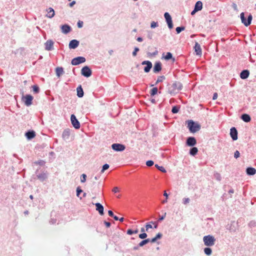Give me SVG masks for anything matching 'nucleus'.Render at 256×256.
<instances>
[{"mask_svg":"<svg viewBox=\"0 0 256 256\" xmlns=\"http://www.w3.org/2000/svg\"><path fill=\"white\" fill-rule=\"evenodd\" d=\"M114 193H116L119 192L118 188V187H114L112 190Z\"/></svg>","mask_w":256,"mask_h":256,"instance_id":"nucleus-59","label":"nucleus"},{"mask_svg":"<svg viewBox=\"0 0 256 256\" xmlns=\"http://www.w3.org/2000/svg\"><path fill=\"white\" fill-rule=\"evenodd\" d=\"M166 213L164 212V215H162V216H160L159 218H158V221L160 222V221L163 220L164 219V218H165V217L166 216Z\"/></svg>","mask_w":256,"mask_h":256,"instance_id":"nucleus-56","label":"nucleus"},{"mask_svg":"<svg viewBox=\"0 0 256 256\" xmlns=\"http://www.w3.org/2000/svg\"><path fill=\"white\" fill-rule=\"evenodd\" d=\"M194 51H195L196 55H198V56L202 55V48H201L200 44L198 42H195V44L194 46Z\"/></svg>","mask_w":256,"mask_h":256,"instance_id":"nucleus-19","label":"nucleus"},{"mask_svg":"<svg viewBox=\"0 0 256 256\" xmlns=\"http://www.w3.org/2000/svg\"><path fill=\"white\" fill-rule=\"evenodd\" d=\"M151 62L149 61V60H144V61H143L142 62V65H147L148 64H149L150 62Z\"/></svg>","mask_w":256,"mask_h":256,"instance_id":"nucleus-61","label":"nucleus"},{"mask_svg":"<svg viewBox=\"0 0 256 256\" xmlns=\"http://www.w3.org/2000/svg\"><path fill=\"white\" fill-rule=\"evenodd\" d=\"M152 228V226L150 223H147L146 225V231H148L149 228Z\"/></svg>","mask_w":256,"mask_h":256,"instance_id":"nucleus-55","label":"nucleus"},{"mask_svg":"<svg viewBox=\"0 0 256 256\" xmlns=\"http://www.w3.org/2000/svg\"><path fill=\"white\" fill-rule=\"evenodd\" d=\"M152 62H150L149 64H148L147 65H146V66L144 68V72L146 73H148V72L150 69L152 68Z\"/></svg>","mask_w":256,"mask_h":256,"instance_id":"nucleus-34","label":"nucleus"},{"mask_svg":"<svg viewBox=\"0 0 256 256\" xmlns=\"http://www.w3.org/2000/svg\"><path fill=\"white\" fill-rule=\"evenodd\" d=\"M148 236L146 232L142 233L138 235L139 238L140 239L144 240L146 239V238Z\"/></svg>","mask_w":256,"mask_h":256,"instance_id":"nucleus-47","label":"nucleus"},{"mask_svg":"<svg viewBox=\"0 0 256 256\" xmlns=\"http://www.w3.org/2000/svg\"><path fill=\"white\" fill-rule=\"evenodd\" d=\"M210 247L207 246L204 249V254L207 256H210L212 254V250Z\"/></svg>","mask_w":256,"mask_h":256,"instance_id":"nucleus-33","label":"nucleus"},{"mask_svg":"<svg viewBox=\"0 0 256 256\" xmlns=\"http://www.w3.org/2000/svg\"><path fill=\"white\" fill-rule=\"evenodd\" d=\"M32 90L34 94H38L40 92V88L37 85H34L32 86Z\"/></svg>","mask_w":256,"mask_h":256,"instance_id":"nucleus-41","label":"nucleus"},{"mask_svg":"<svg viewBox=\"0 0 256 256\" xmlns=\"http://www.w3.org/2000/svg\"><path fill=\"white\" fill-rule=\"evenodd\" d=\"M240 18L242 20V22L246 26H248L251 24L252 16L250 14H248L247 19H246L244 17V13L242 12L240 14Z\"/></svg>","mask_w":256,"mask_h":256,"instance_id":"nucleus-4","label":"nucleus"},{"mask_svg":"<svg viewBox=\"0 0 256 256\" xmlns=\"http://www.w3.org/2000/svg\"><path fill=\"white\" fill-rule=\"evenodd\" d=\"M70 120L72 125L76 129H79L80 124L74 114H72L70 116Z\"/></svg>","mask_w":256,"mask_h":256,"instance_id":"nucleus-9","label":"nucleus"},{"mask_svg":"<svg viewBox=\"0 0 256 256\" xmlns=\"http://www.w3.org/2000/svg\"><path fill=\"white\" fill-rule=\"evenodd\" d=\"M95 206H96V210L98 212L99 214L101 216L104 215V208L103 206L99 202L96 203Z\"/></svg>","mask_w":256,"mask_h":256,"instance_id":"nucleus-18","label":"nucleus"},{"mask_svg":"<svg viewBox=\"0 0 256 256\" xmlns=\"http://www.w3.org/2000/svg\"><path fill=\"white\" fill-rule=\"evenodd\" d=\"M110 167L109 164H106L103 165L101 170V173H103L106 170H108Z\"/></svg>","mask_w":256,"mask_h":256,"instance_id":"nucleus-44","label":"nucleus"},{"mask_svg":"<svg viewBox=\"0 0 256 256\" xmlns=\"http://www.w3.org/2000/svg\"><path fill=\"white\" fill-rule=\"evenodd\" d=\"M83 26V22L82 21H78V28H82Z\"/></svg>","mask_w":256,"mask_h":256,"instance_id":"nucleus-58","label":"nucleus"},{"mask_svg":"<svg viewBox=\"0 0 256 256\" xmlns=\"http://www.w3.org/2000/svg\"><path fill=\"white\" fill-rule=\"evenodd\" d=\"M165 79H166V77L164 76H159L158 78V79H157V80H156V82L155 85L157 84L158 83H159L160 82H162Z\"/></svg>","mask_w":256,"mask_h":256,"instance_id":"nucleus-40","label":"nucleus"},{"mask_svg":"<svg viewBox=\"0 0 256 256\" xmlns=\"http://www.w3.org/2000/svg\"><path fill=\"white\" fill-rule=\"evenodd\" d=\"M70 136V130L68 128L65 129L62 134V139L67 142L69 140Z\"/></svg>","mask_w":256,"mask_h":256,"instance_id":"nucleus-13","label":"nucleus"},{"mask_svg":"<svg viewBox=\"0 0 256 256\" xmlns=\"http://www.w3.org/2000/svg\"><path fill=\"white\" fill-rule=\"evenodd\" d=\"M248 226L250 228H254V227H256V222L254 221V220H251L248 223Z\"/></svg>","mask_w":256,"mask_h":256,"instance_id":"nucleus-46","label":"nucleus"},{"mask_svg":"<svg viewBox=\"0 0 256 256\" xmlns=\"http://www.w3.org/2000/svg\"><path fill=\"white\" fill-rule=\"evenodd\" d=\"M37 178L41 182H44L47 178V174L46 172H42L37 175Z\"/></svg>","mask_w":256,"mask_h":256,"instance_id":"nucleus-26","label":"nucleus"},{"mask_svg":"<svg viewBox=\"0 0 256 256\" xmlns=\"http://www.w3.org/2000/svg\"><path fill=\"white\" fill-rule=\"evenodd\" d=\"M246 172L248 176H254L256 173V170L252 167H248L246 168Z\"/></svg>","mask_w":256,"mask_h":256,"instance_id":"nucleus-23","label":"nucleus"},{"mask_svg":"<svg viewBox=\"0 0 256 256\" xmlns=\"http://www.w3.org/2000/svg\"><path fill=\"white\" fill-rule=\"evenodd\" d=\"M81 74L86 78H88L91 76L92 72L88 66H84L81 70Z\"/></svg>","mask_w":256,"mask_h":256,"instance_id":"nucleus-7","label":"nucleus"},{"mask_svg":"<svg viewBox=\"0 0 256 256\" xmlns=\"http://www.w3.org/2000/svg\"><path fill=\"white\" fill-rule=\"evenodd\" d=\"M155 166L160 172H166V170L162 166H159L158 164H156Z\"/></svg>","mask_w":256,"mask_h":256,"instance_id":"nucleus-43","label":"nucleus"},{"mask_svg":"<svg viewBox=\"0 0 256 256\" xmlns=\"http://www.w3.org/2000/svg\"><path fill=\"white\" fill-rule=\"evenodd\" d=\"M180 108L178 106H174L172 108V113H173V114L178 113L180 110Z\"/></svg>","mask_w":256,"mask_h":256,"instance_id":"nucleus-39","label":"nucleus"},{"mask_svg":"<svg viewBox=\"0 0 256 256\" xmlns=\"http://www.w3.org/2000/svg\"><path fill=\"white\" fill-rule=\"evenodd\" d=\"M112 148L116 152H122L125 150L126 146L122 144L116 143L112 145Z\"/></svg>","mask_w":256,"mask_h":256,"instance_id":"nucleus-8","label":"nucleus"},{"mask_svg":"<svg viewBox=\"0 0 256 256\" xmlns=\"http://www.w3.org/2000/svg\"><path fill=\"white\" fill-rule=\"evenodd\" d=\"M80 42L76 40H72L70 41L68 46L70 49H75L79 45Z\"/></svg>","mask_w":256,"mask_h":256,"instance_id":"nucleus-15","label":"nucleus"},{"mask_svg":"<svg viewBox=\"0 0 256 256\" xmlns=\"http://www.w3.org/2000/svg\"><path fill=\"white\" fill-rule=\"evenodd\" d=\"M48 12V14H46V16L48 18H52L54 16L55 14L54 10L52 8H49L46 10Z\"/></svg>","mask_w":256,"mask_h":256,"instance_id":"nucleus-24","label":"nucleus"},{"mask_svg":"<svg viewBox=\"0 0 256 256\" xmlns=\"http://www.w3.org/2000/svg\"><path fill=\"white\" fill-rule=\"evenodd\" d=\"M154 164V162L152 160H148L146 161V165L148 166H153Z\"/></svg>","mask_w":256,"mask_h":256,"instance_id":"nucleus-51","label":"nucleus"},{"mask_svg":"<svg viewBox=\"0 0 256 256\" xmlns=\"http://www.w3.org/2000/svg\"><path fill=\"white\" fill-rule=\"evenodd\" d=\"M158 26V24L157 22H152L150 24V27L152 28H154Z\"/></svg>","mask_w":256,"mask_h":256,"instance_id":"nucleus-52","label":"nucleus"},{"mask_svg":"<svg viewBox=\"0 0 256 256\" xmlns=\"http://www.w3.org/2000/svg\"><path fill=\"white\" fill-rule=\"evenodd\" d=\"M196 144V140L194 136H189L186 138V144L188 146H194Z\"/></svg>","mask_w":256,"mask_h":256,"instance_id":"nucleus-11","label":"nucleus"},{"mask_svg":"<svg viewBox=\"0 0 256 256\" xmlns=\"http://www.w3.org/2000/svg\"><path fill=\"white\" fill-rule=\"evenodd\" d=\"M45 49L46 50H52L54 49V42L51 40H48L45 43Z\"/></svg>","mask_w":256,"mask_h":256,"instance_id":"nucleus-16","label":"nucleus"},{"mask_svg":"<svg viewBox=\"0 0 256 256\" xmlns=\"http://www.w3.org/2000/svg\"><path fill=\"white\" fill-rule=\"evenodd\" d=\"M104 224L106 225V226L107 228H109L111 226L110 222H106V221H104Z\"/></svg>","mask_w":256,"mask_h":256,"instance_id":"nucleus-60","label":"nucleus"},{"mask_svg":"<svg viewBox=\"0 0 256 256\" xmlns=\"http://www.w3.org/2000/svg\"><path fill=\"white\" fill-rule=\"evenodd\" d=\"M56 74L58 77H60L64 72V69L62 67L56 68Z\"/></svg>","mask_w":256,"mask_h":256,"instance_id":"nucleus-30","label":"nucleus"},{"mask_svg":"<svg viewBox=\"0 0 256 256\" xmlns=\"http://www.w3.org/2000/svg\"><path fill=\"white\" fill-rule=\"evenodd\" d=\"M45 163L46 162L44 160H41L34 162V164H39L42 166H44Z\"/></svg>","mask_w":256,"mask_h":256,"instance_id":"nucleus-45","label":"nucleus"},{"mask_svg":"<svg viewBox=\"0 0 256 256\" xmlns=\"http://www.w3.org/2000/svg\"><path fill=\"white\" fill-rule=\"evenodd\" d=\"M150 242V238L144 239L142 241H141L139 243V246H143L144 245L147 244L148 243Z\"/></svg>","mask_w":256,"mask_h":256,"instance_id":"nucleus-35","label":"nucleus"},{"mask_svg":"<svg viewBox=\"0 0 256 256\" xmlns=\"http://www.w3.org/2000/svg\"><path fill=\"white\" fill-rule=\"evenodd\" d=\"M76 1L74 0L69 4V6L70 7H72L76 4Z\"/></svg>","mask_w":256,"mask_h":256,"instance_id":"nucleus-64","label":"nucleus"},{"mask_svg":"<svg viewBox=\"0 0 256 256\" xmlns=\"http://www.w3.org/2000/svg\"><path fill=\"white\" fill-rule=\"evenodd\" d=\"M190 200L189 198H184L182 200V203L184 204H186L190 202Z\"/></svg>","mask_w":256,"mask_h":256,"instance_id":"nucleus-54","label":"nucleus"},{"mask_svg":"<svg viewBox=\"0 0 256 256\" xmlns=\"http://www.w3.org/2000/svg\"><path fill=\"white\" fill-rule=\"evenodd\" d=\"M214 177L215 178H216V179L217 180H218V181H220V180H221V176H220V174L217 173L216 174H214Z\"/></svg>","mask_w":256,"mask_h":256,"instance_id":"nucleus-57","label":"nucleus"},{"mask_svg":"<svg viewBox=\"0 0 256 256\" xmlns=\"http://www.w3.org/2000/svg\"><path fill=\"white\" fill-rule=\"evenodd\" d=\"M216 238L212 235H207L203 237L204 244L206 246H212L214 245Z\"/></svg>","mask_w":256,"mask_h":256,"instance_id":"nucleus-3","label":"nucleus"},{"mask_svg":"<svg viewBox=\"0 0 256 256\" xmlns=\"http://www.w3.org/2000/svg\"><path fill=\"white\" fill-rule=\"evenodd\" d=\"M250 75V72L248 70H242L240 74V78L242 80L247 78Z\"/></svg>","mask_w":256,"mask_h":256,"instance_id":"nucleus-20","label":"nucleus"},{"mask_svg":"<svg viewBox=\"0 0 256 256\" xmlns=\"http://www.w3.org/2000/svg\"><path fill=\"white\" fill-rule=\"evenodd\" d=\"M86 174H82L80 176V182H84L86 180Z\"/></svg>","mask_w":256,"mask_h":256,"instance_id":"nucleus-48","label":"nucleus"},{"mask_svg":"<svg viewBox=\"0 0 256 256\" xmlns=\"http://www.w3.org/2000/svg\"><path fill=\"white\" fill-rule=\"evenodd\" d=\"M192 148L190 150V154L191 156H194L198 152V149L197 148L194 146H192Z\"/></svg>","mask_w":256,"mask_h":256,"instance_id":"nucleus-31","label":"nucleus"},{"mask_svg":"<svg viewBox=\"0 0 256 256\" xmlns=\"http://www.w3.org/2000/svg\"><path fill=\"white\" fill-rule=\"evenodd\" d=\"M230 136L233 140H238V131L235 127H232L230 128Z\"/></svg>","mask_w":256,"mask_h":256,"instance_id":"nucleus-12","label":"nucleus"},{"mask_svg":"<svg viewBox=\"0 0 256 256\" xmlns=\"http://www.w3.org/2000/svg\"><path fill=\"white\" fill-rule=\"evenodd\" d=\"M182 84L180 82L175 81L172 85L168 87V92L171 96H175L180 90H182Z\"/></svg>","mask_w":256,"mask_h":256,"instance_id":"nucleus-1","label":"nucleus"},{"mask_svg":"<svg viewBox=\"0 0 256 256\" xmlns=\"http://www.w3.org/2000/svg\"><path fill=\"white\" fill-rule=\"evenodd\" d=\"M164 17L168 24V28L170 29H172L173 28V24L170 15L169 14L168 12H166L164 14Z\"/></svg>","mask_w":256,"mask_h":256,"instance_id":"nucleus-10","label":"nucleus"},{"mask_svg":"<svg viewBox=\"0 0 256 256\" xmlns=\"http://www.w3.org/2000/svg\"><path fill=\"white\" fill-rule=\"evenodd\" d=\"M188 128L190 132L192 133H194L199 131L200 129V125L192 120L188 121Z\"/></svg>","mask_w":256,"mask_h":256,"instance_id":"nucleus-2","label":"nucleus"},{"mask_svg":"<svg viewBox=\"0 0 256 256\" xmlns=\"http://www.w3.org/2000/svg\"><path fill=\"white\" fill-rule=\"evenodd\" d=\"M62 31L64 34H68L71 30V27L68 24H64L61 26Z\"/></svg>","mask_w":256,"mask_h":256,"instance_id":"nucleus-21","label":"nucleus"},{"mask_svg":"<svg viewBox=\"0 0 256 256\" xmlns=\"http://www.w3.org/2000/svg\"><path fill=\"white\" fill-rule=\"evenodd\" d=\"M86 58L83 56H78L74 58L71 62L72 65L76 66L79 64L84 63L86 62Z\"/></svg>","mask_w":256,"mask_h":256,"instance_id":"nucleus-6","label":"nucleus"},{"mask_svg":"<svg viewBox=\"0 0 256 256\" xmlns=\"http://www.w3.org/2000/svg\"><path fill=\"white\" fill-rule=\"evenodd\" d=\"M33 99L34 97L32 95L28 94L25 96L22 95V101L27 106H29L32 105Z\"/></svg>","mask_w":256,"mask_h":256,"instance_id":"nucleus-5","label":"nucleus"},{"mask_svg":"<svg viewBox=\"0 0 256 256\" xmlns=\"http://www.w3.org/2000/svg\"><path fill=\"white\" fill-rule=\"evenodd\" d=\"M140 50V49L138 47H135L134 48V50L133 51L132 54L134 56H136L137 52Z\"/></svg>","mask_w":256,"mask_h":256,"instance_id":"nucleus-49","label":"nucleus"},{"mask_svg":"<svg viewBox=\"0 0 256 256\" xmlns=\"http://www.w3.org/2000/svg\"><path fill=\"white\" fill-rule=\"evenodd\" d=\"M202 8V3L200 1H198L194 6V8L196 10H200Z\"/></svg>","mask_w":256,"mask_h":256,"instance_id":"nucleus-29","label":"nucleus"},{"mask_svg":"<svg viewBox=\"0 0 256 256\" xmlns=\"http://www.w3.org/2000/svg\"><path fill=\"white\" fill-rule=\"evenodd\" d=\"M108 214L111 217H112L114 216V212L111 210H108Z\"/></svg>","mask_w":256,"mask_h":256,"instance_id":"nucleus-62","label":"nucleus"},{"mask_svg":"<svg viewBox=\"0 0 256 256\" xmlns=\"http://www.w3.org/2000/svg\"><path fill=\"white\" fill-rule=\"evenodd\" d=\"M138 229H136V230H132V229H128L126 232V234L128 235H132L134 234H137L138 232Z\"/></svg>","mask_w":256,"mask_h":256,"instance_id":"nucleus-38","label":"nucleus"},{"mask_svg":"<svg viewBox=\"0 0 256 256\" xmlns=\"http://www.w3.org/2000/svg\"><path fill=\"white\" fill-rule=\"evenodd\" d=\"M25 136L28 140H32L36 136V132L33 130H29L25 134Z\"/></svg>","mask_w":256,"mask_h":256,"instance_id":"nucleus-17","label":"nucleus"},{"mask_svg":"<svg viewBox=\"0 0 256 256\" xmlns=\"http://www.w3.org/2000/svg\"><path fill=\"white\" fill-rule=\"evenodd\" d=\"M164 59L166 60L172 59L173 62L175 61V58L172 57V54L170 52H168L166 54V55L164 56Z\"/></svg>","mask_w":256,"mask_h":256,"instance_id":"nucleus-32","label":"nucleus"},{"mask_svg":"<svg viewBox=\"0 0 256 256\" xmlns=\"http://www.w3.org/2000/svg\"><path fill=\"white\" fill-rule=\"evenodd\" d=\"M162 63L158 61L156 62L154 65L153 72H154L157 74L158 73L162 70Z\"/></svg>","mask_w":256,"mask_h":256,"instance_id":"nucleus-14","label":"nucleus"},{"mask_svg":"<svg viewBox=\"0 0 256 256\" xmlns=\"http://www.w3.org/2000/svg\"><path fill=\"white\" fill-rule=\"evenodd\" d=\"M150 223H151V224H154V228H158V223H157V222H154L152 221V222H150Z\"/></svg>","mask_w":256,"mask_h":256,"instance_id":"nucleus-63","label":"nucleus"},{"mask_svg":"<svg viewBox=\"0 0 256 256\" xmlns=\"http://www.w3.org/2000/svg\"><path fill=\"white\" fill-rule=\"evenodd\" d=\"M156 48V50H155V51L154 52H147L148 56V57H154L156 55H158V50H156V48Z\"/></svg>","mask_w":256,"mask_h":256,"instance_id":"nucleus-37","label":"nucleus"},{"mask_svg":"<svg viewBox=\"0 0 256 256\" xmlns=\"http://www.w3.org/2000/svg\"><path fill=\"white\" fill-rule=\"evenodd\" d=\"M240 118L243 121L246 122H250L251 120L250 116L246 114H242Z\"/></svg>","mask_w":256,"mask_h":256,"instance_id":"nucleus-25","label":"nucleus"},{"mask_svg":"<svg viewBox=\"0 0 256 256\" xmlns=\"http://www.w3.org/2000/svg\"><path fill=\"white\" fill-rule=\"evenodd\" d=\"M240 156V153L238 150H236L234 153V157L236 158H238Z\"/></svg>","mask_w":256,"mask_h":256,"instance_id":"nucleus-53","label":"nucleus"},{"mask_svg":"<svg viewBox=\"0 0 256 256\" xmlns=\"http://www.w3.org/2000/svg\"><path fill=\"white\" fill-rule=\"evenodd\" d=\"M158 92V89L156 87L153 88L152 89L150 90V94L152 96H154L156 94H157Z\"/></svg>","mask_w":256,"mask_h":256,"instance_id":"nucleus-36","label":"nucleus"},{"mask_svg":"<svg viewBox=\"0 0 256 256\" xmlns=\"http://www.w3.org/2000/svg\"><path fill=\"white\" fill-rule=\"evenodd\" d=\"M76 196L78 197H80V193H82V189H80V187H78L76 188Z\"/></svg>","mask_w":256,"mask_h":256,"instance_id":"nucleus-50","label":"nucleus"},{"mask_svg":"<svg viewBox=\"0 0 256 256\" xmlns=\"http://www.w3.org/2000/svg\"><path fill=\"white\" fill-rule=\"evenodd\" d=\"M185 29V27L184 26H178L176 28V33L178 34H180V32H181L182 31L184 30Z\"/></svg>","mask_w":256,"mask_h":256,"instance_id":"nucleus-42","label":"nucleus"},{"mask_svg":"<svg viewBox=\"0 0 256 256\" xmlns=\"http://www.w3.org/2000/svg\"><path fill=\"white\" fill-rule=\"evenodd\" d=\"M162 234L160 232H158L156 234L155 237L153 238L152 239H150V242H155L158 240L162 238Z\"/></svg>","mask_w":256,"mask_h":256,"instance_id":"nucleus-28","label":"nucleus"},{"mask_svg":"<svg viewBox=\"0 0 256 256\" xmlns=\"http://www.w3.org/2000/svg\"><path fill=\"white\" fill-rule=\"evenodd\" d=\"M77 96L78 98H82L84 96V92L81 85H80L76 88Z\"/></svg>","mask_w":256,"mask_h":256,"instance_id":"nucleus-27","label":"nucleus"},{"mask_svg":"<svg viewBox=\"0 0 256 256\" xmlns=\"http://www.w3.org/2000/svg\"><path fill=\"white\" fill-rule=\"evenodd\" d=\"M238 224L234 221H232L230 223V225L228 228V230L230 232H236L237 230Z\"/></svg>","mask_w":256,"mask_h":256,"instance_id":"nucleus-22","label":"nucleus"}]
</instances>
